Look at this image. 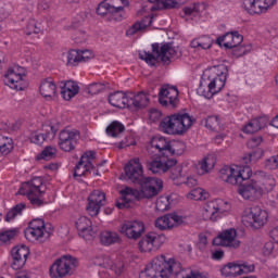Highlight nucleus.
I'll return each instance as SVG.
<instances>
[{
    "mask_svg": "<svg viewBox=\"0 0 278 278\" xmlns=\"http://www.w3.org/2000/svg\"><path fill=\"white\" fill-rule=\"evenodd\" d=\"M266 125V122H264V118L262 117H255L250 119L243 127L242 131L243 134H255L260 131Z\"/></svg>",
    "mask_w": 278,
    "mask_h": 278,
    "instance_id": "39",
    "label": "nucleus"
},
{
    "mask_svg": "<svg viewBox=\"0 0 278 278\" xmlns=\"http://www.w3.org/2000/svg\"><path fill=\"white\" fill-rule=\"evenodd\" d=\"M154 53V54H153ZM140 60H143L149 64V66H155L157 60H162V62H169L170 60H177V58H181V51L179 48L174 47L173 43H153L152 45V53L143 52L139 54Z\"/></svg>",
    "mask_w": 278,
    "mask_h": 278,
    "instance_id": "7",
    "label": "nucleus"
},
{
    "mask_svg": "<svg viewBox=\"0 0 278 278\" xmlns=\"http://www.w3.org/2000/svg\"><path fill=\"white\" fill-rule=\"evenodd\" d=\"M121 233L129 240H138L144 233V223L140 220L125 222L121 227Z\"/></svg>",
    "mask_w": 278,
    "mask_h": 278,
    "instance_id": "25",
    "label": "nucleus"
},
{
    "mask_svg": "<svg viewBox=\"0 0 278 278\" xmlns=\"http://www.w3.org/2000/svg\"><path fill=\"white\" fill-rule=\"evenodd\" d=\"M25 210H27V204H25V202L16 204L7 213L4 220L7 223H12V220L17 216H23V212H25Z\"/></svg>",
    "mask_w": 278,
    "mask_h": 278,
    "instance_id": "44",
    "label": "nucleus"
},
{
    "mask_svg": "<svg viewBox=\"0 0 278 278\" xmlns=\"http://www.w3.org/2000/svg\"><path fill=\"white\" fill-rule=\"evenodd\" d=\"M197 173V167L194 162L189 161L181 164V166H176L172 168L170 179L176 186H188V188H194L197 186V177L193 176Z\"/></svg>",
    "mask_w": 278,
    "mask_h": 278,
    "instance_id": "9",
    "label": "nucleus"
},
{
    "mask_svg": "<svg viewBox=\"0 0 278 278\" xmlns=\"http://www.w3.org/2000/svg\"><path fill=\"white\" fill-rule=\"evenodd\" d=\"M151 144L153 149L159 150L160 154L147 162L148 170H151L154 175L170 170L177 164V160L170 157L175 155V149L170 147V140L163 136H155Z\"/></svg>",
    "mask_w": 278,
    "mask_h": 278,
    "instance_id": "3",
    "label": "nucleus"
},
{
    "mask_svg": "<svg viewBox=\"0 0 278 278\" xmlns=\"http://www.w3.org/2000/svg\"><path fill=\"white\" fill-rule=\"evenodd\" d=\"M77 36H73L72 39L76 42V45H81V42H86V38L88 36L86 35V31L84 30H76Z\"/></svg>",
    "mask_w": 278,
    "mask_h": 278,
    "instance_id": "58",
    "label": "nucleus"
},
{
    "mask_svg": "<svg viewBox=\"0 0 278 278\" xmlns=\"http://www.w3.org/2000/svg\"><path fill=\"white\" fill-rule=\"evenodd\" d=\"M215 164L216 162L212 156H205L204 159L199 161L198 164H194L195 173H198V175H206V173H210V170L214 168Z\"/></svg>",
    "mask_w": 278,
    "mask_h": 278,
    "instance_id": "38",
    "label": "nucleus"
},
{
    "mask_svg": "<svg viewBox=\"0 0 278 278\" xmlns=\"http://www.w3.org/2000/svg\"><path fill=\"white\" fill-rule=\"evenodd\" d=\"M109 268L111 270H113V273H115V275H123L124 270H125V265L123 264V262L119 263H111L109 264Z\"/></svg>",
    "mask_w": 278,
    "mask_h": 278,
    "instance_id": "55",
    "label": "nucleus"
},
{
    "mask_svg": "<svg viewBox=\"0 0 278 278\" xmlns=\"http://www.w3.org/2000/svg\"><path fill=\"white\" fill-rule=\"evenodd\" d=\"M192 127V117L188 113H175L165 116L159 124V129L167 136H184Z\"/></svg>",
    "mask_w": 278,
    "mask_h": 278,
    "instance_id": "6",
    "label": "nucleus"
},
{
    "mask_svg": "<svg viewBox=\"0 0 278 278\" xmlns=\"http://www.w3.org/2000/svg\"><path fill=\"white\" fill-rule=\"evenodd\" d=\"M265 167L267 170H275L278 168V154L274 155L265 161Z\"/></svg>",
    "mask_w": 278,
    "mask_h": 278,
    "instance_id": "54",
    "label": "nucleus"
},
{
    "mask_svg": "<svg viewBox=\"0 0 278 278\" xmlns=\"http://www.w3.org/2000/svg\"><path fill=\"white\" fill-rule=\"evenodd\" d=\"M205 127L207 129H211L212 131L223 129V127L220 126V118L217 115L207 116L205 119Z\"/></svg>",
    "mask_w": 278,
    "mask_h": 278,
    "instance_id": "48",
    "label": "nucleus"
},
{
    "mask_svg": "<svg viewBox=\"0 0 278 278\" xmlns=\"http://www.w3.org/2000/svg\"><path fill=\"white\" fill-rule=\"evenodd\" d=\"M38 10H40L41 12H47V10L49 12H51V1H49V0H41V1H39Z\"/></svg>",
    "mask_w": 278,
    "mask_h": 278,
    "instance_id": "60",
    "label": "nucleus"
},
{
    "mask_svg": "<svg viewBox=\"0 0 278 278\" xmlns=\"http://www.w3.org/2000/svg\"><path fill=\"white\" fill-rule=\"evenodd\" d=\"M39 92L43 99L51 101L55 97V92H58V85H55L53 78H46L41 80Z\"/></svg>",
    "mask_w": 278,
    "mask_h": 278,
    "instance_id": "32",
    "label": "nucleus"
},
{
    "mask_svg": "<svg viewBox=\"0 0 278 278\" xmlns=\"http://www.w3.org/2000/svg\"><path fill=\"white\" fill-rule=\"evenodd\" d=\"M255 270V265L249 264L247 262L242 263H228L220 268L222 277H238L240 275H248V273H253Z\"/></svg>",
    "mask_w": 278,
    "mask_h": 278,
    "instance_id": "17",
    "label": "nucleus"
},
{
    "mask_svg": "<svg viewBox=\"0 0 278 278\" xmlns=\"http://www.w3.org/2000/svg\"><path fill=\"white\" fill-rule=\"evenodd\" d=\"M53 231L50 224H45V219H33L24 230V236L28 242H42L49 238Z\"/></svg>",
    "mask_w": 278,
    "mask_h": 278,
    "instance_id": "10",
    "label": "nucleus"
},
{
    "mask_svg": "<svg viewBox=\"0 0 278 278\" xmlns=\"http://www.w3.org/2000/svg\"><path fill=\"white\" fill-rule=\"evenodd\" d=\"M74 227L77 229L78 236L84 240L92 237V220L90 218L79 215L74 219Z\"/></svg>",
    "mask_w": 278,
    "mask_h": 278,
    "instance_id": "29",
    "label": "nucleus"
},
{
    "mask_svg": "<svg viewBox=\"0 0 278 278\" xmlns=\"http://www.w3.org/2000/svg\"><path fill=\"white\" fill-rule=\"evenodd\" d=\"M61 97L64 101H71L79 94V83L75 80H63L60 83Z\"/></svg>",
    "mask_w": 278,
    "mask_h": 278,
    "instance_id": "31",
    "label": "nucleus"
},
{
    "mask_svg": "<svg viewBox=\"0 0 278 278\" xmlns=\"http://www.w3.org/2000/svg\"><path fill=\"white\" fill-rule=\"evenodd\" d=\"M110 138H118L125 131V125L118 121L112 122L105 129Z\"/></svg>",
    "mask_w": 278,
    "mask_h": 278,
    "instance_id": "45",
    "label": "nucleus"
},
{
    "mask_svg": "<svg viewBox=\"0 0 278 278\" xmlns=\"http://www.w3.org/2000/svg\"><path fill=\"white\" fill-rule=\"evenodd\" d=\"M159 103L163 108H177L179 105V89L175 86L163 85L159 91Z\"/></svg>",
    "mask_w": 278,
    "mask_h": 278,
    "instance_id": "15",
    "label": "nucleus"
},
{
    "mask_svg": "<svg viewBox=\"0 0 278 278\" xmlns=\"http://www.w3.org/2000/svg\"><path fill=\"white\" fill-rule=\"evenodd\" d=\"M124 173L128 181L139 184L144 178V168L139 157L131 159L124 167Z\"/></svg>",
    "mask_w": 278,
    "mask_h": 278,
    "instance_id": "19",
    "label": "nucleus"
},
{
    "mask_svg": "<svg viewBox=\"0 0 278 278\" xmlns=\"http://www.w3.org/2000/svg\"><path fill=\"white\" fill-rule=\"evenodd\" d=\"M212 45H214V39L207 35L200 36L198 38H194L190 42V47L192 49H202L204 51H207V49H212Z\"/></svg>",
    "mask_w": 278,
    "mask_h": 278,
    "instance_id": "36",
    "label": "nucleus"
},
{
    "mask_svg": "<svg viewBox=\"0 0 278 278\" xmlns=\"http://www.w3.org/2000/svg\"><path fill=\"white\" fill-rule=\"evenodd\" d=\"M25 75V67L21 65H14L9 67L4 74L3 83L9 86L11 90H25L27 88V80Z\"/></svg>",
    "mask_w": 278,
    "mask_h": 278,
    "instance_id": "13",
    "label": "nucleus"
},
{
    "mask_svg": "<svg viewBox=\"0 0 278 278\" xmlns=\"http://www.w3.org/2000/svg\"><path fill=\"white\" fill-rule=\"evenodd\" d=\"M148 116L152 123H157L162 118V112L157 109H150Z\"/></svg>",
    "mask_w": 278,
    "mask_h": 278,
    "instance_id": "57",
    "label": "nucleus"
},
{
    "mask_svg": "<svg viewBox=\"0 0 278 278\" xmlns=\"http://www.w3.org/2000/svg\"><path fill=\"white\" fill-rule=\"evenodd\" d=\"M181 265L175 258L166 260V256L159 255L146 265L139 273V278H169L172 275H179Z\"/></svg>",
    "mask_w": 278,
    "mask_h": 278,
    "instance_id": "5",
    "label": "nucleus"
},
{
    "mask_svg": "<svg viewBox=\"0 0 278 278\" xmlns=\"http://www.w3.org/2000/svg\"><path fill=\"white\" fill-rule=\"evenodd\" d=\"M109 103L113 108H119V110H125L129 108V92L115 91L109 96Z\"/></svg>",
    "mask_w": 278,
    "mask_h": 278,
    "instance_id": "33",
    "label": "nucleus"
},
{
    "mask_svg": "<svg viewBox=\"0 0 278 278\" xmlns=\"http://www.w3.org/2000/svg\"><path fill=\"white\" fill-rule=\"evenodd\" d=\"M127 5H129L127 0H103L97 8V14L99 16H105V14H118V12H123Z\"/></svg>",
    "mask_w": 278,
    "mask_h": 278,
    "instance_id": "20",
    "label": "nucleus"
},
{
    "mask_svg": "<svg viewBox=\"0 0 278 278\" xmlns=\"http://www.w3.org/2000/svg\"><path fill=\"white\" fill-rule=\"evenodd\" d=\"M11 255L13 257V262L11 268L13 270H21L25 266L27 262V256L29 255V248L25 245H17L12 249Z\"/></svg>",
    "mask_w": 278,
    "mask_h": 278,
    "instance_id": "27",
    "label": "nucleus"
},
{
    "mask_svg": "<svg viewBox=\"0 0 278 278\" xmlns=\"http://www.w3.org/2000/svg\"><path fill=\"white\" fill-rule=\"evenodd\" d=\"M242 40H244V37L238 30H235L217 37L216 42L225 49H235V47L242 43Z\"/></svg>",
    "mask_w": 278,
    "mask_h": 278,
    "instance_id": "28",
    "label": "nucleus"
},
{
    "mask_svg": "<svg viewBox=\"0 0 278 278\" xmlns=\"http://www.w3.org/2000/svg\"><path fill=\"white\" fill-rule=\"evenodd\" d=\"M92 51L90 50H70L66 54L67 66H79L80 62L91 60Z\"/></svg>",
    "mask_w": 278,
    "mask_h": 278,
    "instance_id": "30",
    "label": "nucleus"
},
{
    "mask_svg": "<svg viewBox=\"0 0 278 278\" xmlns=\"http://www.w3.org/2000/svg\"><path fill=\"white\" fill-rule=\"evenodd\" d=\"M182 223L184 217L181 215L170 213L156 218L154 225L156 229H160V231H166V229H173L174 227H178V225H181Z\"/></svg>",
    "mask_w": 278,
    "mask_h": 278,
    "instance_id": "26",
    "label": "nucleus"
},
{
    "mask_svg": "<svg viewBox=\"0 0 278 278\" xmlns=\"http://www.w3.org/2000/svg\"><path fill=\"white\" fill-rule=\"evenodd\" d=\"M262 144V137H253L248 141V147L250 149H255L256 147Z\"/></svg>",
    "mask_w": 278,
    "mask_h": 278,
    "instance_id": "61",
    "label": "nucleus"
},
{
    "mask_svg": "<svg viewBox=\"0 0 278 278\" xmlns=\"http://www.w3.org/2000/svg\"><path fill=\"white\" fill-rule=\"evenodd\" d=\"M238 231L235 228H228L222 231L217 238L213 240V244H219L220 247H228L230 249H238L240 247V240L236 239Z\"/></svg>",
    "mask_w": 278,
    "mask_h": 278,
    "instance_id": "23",
    "label": "nucleus"
},
{
    "mask_svg": "<svg viewBox=\"0 0 278 278\" xmlns=\"http://www.w3.org/2000/svg\"><path fill=\"white\" fill-rule=\"evenodd\" d=\"M181 0H164L163 8L165 10H173L174 8H179L181 5Z\"/></svg>",
    "mask_w": 278,
    "mask_h": 278,
    "instance_id": "56",
    "label": "nucleus"
},
{
    "mask_svg": "<svg viewBox=\"0 0 278 278\" xmlns=\"http://www.w3.org/2000/svg\"><path fill=\"white\" fill-rule=\"evenodd\" d=\"M16 233H18V230L16 229H9L0 232V242H10V240L16 238Z\"/></svg>",
    "mask_w": 278,
    "mask_h": 278,
    "instance_id": "52",
    "label": "nucleus"
},
{
    "mask_svg": "<svg viewBox=\"0 0 278 278\" xmlns=\"http://www.w3.org/2000/svg\"><path fill=\"white\" fill-rule=\"evenodd\" d=\"M227 73H229V70L225 65L215 67V74H210V71L204 72L197 93L204 97V99H212L214 94H218L227 84Z\"/></svg>",
    "mask_w": 278,
    "mask_h": 278,
    "instance_id": "4",
    "label": "nucleus"
},
{
    "mask_svg": "<svg viewBox=\"0 0 278 278\" xmlns=\"http://www.w3.org/2000/svg\"><path fill=\"white\" fill-rule=\"evenodd\" d=\"M151 23H153V16L151 15L144 16L141 21L136 22L127 30V36H134V34H138V31H142V29H147V27H150Z\"/></svg>",
    "mask_w": 278,
    "mask_h": 278,
    "instance_id": "40",
    "label": "nucleus"
},
{
    "mask_svg": "<svg viewBox=\"0 0 278 278\" xmlns=\"http://www.w3.org/2000/svg\"><path fill=\"white\" fill-rule=\"evenodd\" d=\"M96 155L97 153L94 151H87L81 155L78 164L74 168V179L92 174V170H94L92 163L94 162Z\"/></svg>",
    "mask_w": 278,
    "mask_h": 278,
    "instance_id": "16",
    "label": "nucleus"
},
{
    "mask_svg": "<svg viewBox=\"0 0 278 278\" xmlns=\"http://www.w3.org/2000/svg\"><path fill=\"white\" fill-rule=\"evenodd\" d=\"M77 142H79V131L77 130L64 129L59 135V149L65 153L75 151Z\"/></svg>",
    "mask_w": 278,
    "mask_h": 278,
    "instance_id": "18",
    "label": "nucleus"
},
{
    "mask_svg": "<svg viewBox=\"0 0 278 278\" xmlns=\"http://www.w3.org/2000/svg\"><path fill=\"white\" fill-rule=\"evenodd\" d=\"M269 236L278 244V226L270 230Z\"/></svg>",
    "mask_w": 278,
    "mask_h": 278,
    "instance_id": "64",
    "label": "nucleus"
},
{
    "mask_svg": "<svg viewBox=\"0 0 278 278\" xmlns=\"http://www.w3.org/2000/svg\"><path fill=\"white\" fill-rule=\"evenodd\" d=\"M173 205V194L161 195L156 199L155 210L156 212H168Z\"/></svg>",
    "mask_w": 278,
    "mask_h": 278,
    "instance_id": "43",
    "label": "nucleus"
},
{
    "mask_svg": "<svg viewBox=\"0 0 278 278\" xmlns=\"http://www.w3.org/2000/svg\"><path fill=\"white\" fill-rule=\"evenodd\" d=\"M181 18L186 21H197L201 16V10L199 9V4L194 3L188 7H185L180 12Z\"/></svg>",
    "mask_w": 278,
    "mask_h": 278,
    "instance_id": "37",
    "label": "nucleus"
},
{
    "mask_svg": "<svg viewBox=\"0 0 278 278\" xmlns=\"http://www.w3.org/2000/svg\"><path fill=\"white\" fill-rule=\"evenodd\" d=\"M147 236L153 251H157L166 242V236L164 233L148 232Z\"/></svg>",
    "mask_w": 278,
    "mask_h": 278,
    "instance_id": "46",
    "label": "nucleus"
},
{
    "mask_svg": "<svg viewBox=\"0 0 278 278\" xmlns=\"http://www.w3.org/2000/svg\"><path fill=\"white\" fill-rule=\"evenodd\" d=\"M56 153L58 149L53 147H46L43 151L40 153V160H53Z\"/></svg>",
    "mask_w": 278,
    "mask_h": 278,
    "instance_id": "53",
    "label": "nucleus"
},
{
    "mask_svg": "<svg viewBox=\"0 0 278 278\" xmlns=\"http://www.w3.org/2000/svg\"><path fill=\"white\" fill-rule=\"evenodd\" d=\"M149 105V96L143 91L138 93L128 92V108H147Z\"/></svg>",
    "mask_w": 278,
    "mask_h": 278,
    "instance_id": "34",
    "label": "nucleus"
},
{
    "mask_svg": "<svg viewBox=\"0 0 278 278\" xmlns=\"http://www.w3.org/2000/svg\"><path fill=\"white\" fill-rule=\"evenodd\" d=\"M273 251H275V243L273 241L266 242L263 247V255L268 257L273 255Z\"/></svg>",
    "mask_w": 278,
    "mask_h": 278,
    "instance_id": "59",
    "label": "nucleus"
},
{
    "mask_svg": "<svg viewBox=\"0 0 278 278\" xmlns=\"http://www.w3.org/2000/svg\"><path fill=\"white\" fill-rule=\"evenodd\" d=\"M229 207L230 205L223 199L208 201L204 204L203 219L216 223L223 218V214L228 212Z\"/></svg>",
    "mask_w": 278,
    "mask_h": 278,
    "instance_id": "14",
    "label": "nucleus"
},
{
    "mask_svg": "<svg viewBox=\"0 0 278 278\" xmlns=\"http://www.w3.org/2000/svg\"><path fill=\"white\" fill-rule=\"evenodd\" d=\"M238 192L245 201H255L264 194V189L255 180H251L248 184L241 185L238 188Z\"/></svg>",
    "mask_w": 278,
    "mask_h": 278,
    "instance_id": "22",
    "label": "nucleus"
},
{
    "mask_svg": "<svg viewBox=\"0 0 278 278\" xmlns=\"http://www.w3.org/2000/svg\"><path fill=\"white\" fill-rule=\"evenodd\" d=\"M103 205H105V193L101 190H93L88 197L87 212L89 216H99Z\"/></svg>",
    "mask_w": 278,
    "mask_h": 278,
    "instance_id": "24",
    "label": "nucleus"
},
{
    "mask_svg": "<svg viewBox=\"0 0 278 278\" xmlns=\"http://www.w3.org/2000/svg\"><path fill=\"white\" fill-rule=\"evenodd\" d=\"M208 198L210 193L203 188H195L189 193V199H192L193 201H205Z\"/></svg>",
    "mask_w": 278,
    "mask_h": 278,
    "instance_id": "47",
    "label": "nucleus"
},
{
    "mask_svg": "<svg viewBox=\"0 0 278 278\" xmlns=\"http://www.w3.org/2000/svg\"><path fill=\"white\" fill-rule=\"evenodd\" d=\"M48 131L47 134L34 131L30 135V142L33 144H42L46 140H53L55 138V130H53V127L48 126Z\"/></svg>",
    "mask_w": 278,
    "mask_h": 278,
    "instance_id": "35",
    "label": "nucleus"
},
{
    "mask_svg": "<svg viewBox=\"0 0 278 278\" xmlns=\"http://www.w3.org/2000/svg\"><path fill=\"white\" fill-rule=\"evenodd\" d=\"M45 192H47V185L42 181V177H34L30 181L23 182L18 190V193L27 197L35 207L42 205Z\"/></svg>",
    "mask_w": 278,
    "mask_h": 278,
    "instance_id": "8",
    "label": "nucleus"
},
{
    "mask_svg": "<svg viewBox=\"0 0 278 278\" xmlns=\"http://www.w3.org/2000/svg\"><path fill=\"white\" fill-rule=\"evenodd\" d=\"M138 249L141 253H153V247L151 245V241L149 240L148 235L142 237L138 243Z\"/></svg>",
    "mask_w": 278,
    "mask_h": 278,
    "instance_id": "50",
    "label": "nucleus"
},
{
    "mask_svg": "<svg viewBox=\"0 0 278 278\" xmlns=\"http://www.w3.org/2000/svg\"><path fill=\"white\" fill-rule=\"evenodd\" d=\"M251 49H253L251 45L237 46L233 49V55L236 58H242V55H247V53H251Z\"/></svg>",
    "mask_w": 278,
    "mask_h": 278,
    "instance_id": "51",
    "label": "nucleus"
},
{
    "mask_svg": "<svg viewBox=\"0 0 278 278\" xmlns=\"http://www.w3.org/2000/svg\"><path fill=\"white\" fill-rule=\"evenodd\" d=\"M277 0H243V8L249 14H266Z\"/></svg>",
    "mask_w": 278,
    "mask_h": 278,
    "instance_id": "21",
    "label": "nucleus"
},
{
    "mask_svg": "<svg viewBox=\"0 0 278 278\" xmlns=\"http://www.w3.org/2000/svg\"><path fill=\"white\" fill-rule=\"evenodd\" d=\"M100 242L104 247H110L121 242V237L114 231L105 230L100 233Z\"/></svg>",
    "mask_w": 278,
    "mask_h": 278,
    "instance_id": "42",
    "label": "nucleus"
},
{
    "mask_svg": "<svg viewBox=\"0 0 278 278\" xmlns=\"http://www.w3.org/2000/svg\"><path fill=\"white\" fill-rule=\"evenodd\" d=\"M139 186L140 190L130 187L121 190V197L116 200L115 206L118 210H125L129 207V203L134 199H153V197H157L164 188V181L157 177H144Z\"/></svg>",
    "mask_w": 278,
    "mask_h": 278,
    "instance_id": "1",
    "label": "nucleus"
},
{
    "mask_svg": "<svg viewBox=\"0 0 278 278\" xmlns=\"http://www.w3.org/2000/svg\"><path fill=\"white\" fill-rule=\"evenodd\" d=\"M77 258L71 255H63L58 258L52 266H50V277L51 278H64L68 275H73V270L78 266Z\"/></svg>",
    "mask_w": 278,
    "mask_h": 278,
    "instance_id": "11",
    "label": "nucleus"
},
{
    "mask_svg": "<svg viewBox=\"0 0 278 278\" xmlns=\"http://www.w3.org/2000/svg\"><path fill=\"white\" fill-rule=\"evenodd\" d=\"M14 150V141L12 138L0 134V157H5L10 155Z\"/></svg>",
    "mask_w": 278,
    "mask_h": 278,
    "instance_id": "41",
    "label": "nucleus"
},
{
    "mask_svg": "<svg viewBox=\"0 0 278 278\" xmlns=\"http://www.w3.org/2000/svg\"><path fill=\"white\" fill-rule=\"evenodd\" d=\"M100 90H101V86L97 83H93L88 87L89 94H99Z\"/></svg>",
    "mask_w": 278,
    "mask_h": 278,
    "instance_id": "62",
    "label": "nucleus"
},
{
    "mask_svg": "<svg viewBox=\"0 0 278 278\" xmlns=\"http://www.w3.org/2000/svg\"><path fill=\"white\" fill-rule=\"evenodd\" d=\"M262 155H264V151L260 148L250 152L242 159V163L245 165H225L219 170V177L226 184H230V186H238L243 181L251 179L253 175V169H251V162H257L261 160Z\"/></svg>",
    "mask_w": 278,
    "mask_h": 278,
    "instance_id": "2",
    "label": "nucleus"
},
{
    "mask_svg": "<svg viewBox=\"0 0 278 278\" xmlns=\"http://www.w3.org/2000/svg\"><path fill=\"white\" fill-rule=\"evenodd\" d=\"M242 223L252 229H262L268 223V212L260 206L245 208L242 215Z\"/></svg>",
    "mask_w": 278,
    "mask_h": 278,
    "instance_id": "12",
    "label": "nucleus"
},
{
    "mask_svg": "<svg viewBox=\"0 0 278 278\" xmlns=\"http://www.w3.org/2000/svg\"><path fill=\"white\" fill-rule=\"evenodd\" d=\"M225 257V252L223 250H216L212 253V260H216L219 262V260H223Z\"/></svg>",
    "mask_w": 278,
    "mask_h": 278,
    "instance_id": "63",
    "label": "nucleus"
},
{
    "mask_svg": "<svg viewBox=\"0 0 278 278\" xmlns=\"http://www.w3.org/2000/svg\"><path fill=\"white\" fill-rule=\"evenodd\" d=\"M42 31V24L36 22V20H29L26 26V35L31 36V34H40Z\"/></svg>",
    "mask_w": 278,
    "mask_h": 278,
    "instance_id": "49",
    "label": "nucleus"
}]
</instances>
